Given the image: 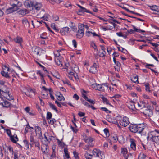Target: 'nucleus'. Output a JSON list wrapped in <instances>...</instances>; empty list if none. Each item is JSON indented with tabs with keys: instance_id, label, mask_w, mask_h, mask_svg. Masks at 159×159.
I'll return each instance as SVG.
<instances>
[{
	"instance_id": "nucleus-5",
	"label": "nucleus",
	"mask_w": 159,
	"mask_h": 159,
	"mask_svg": "<svg viewBox=\"0 0 159 159\" xmlns=\"http://www.w3.org/2000/svg\"><path fill=\"white\" fill-rule=\"evenodd\" d=\"M84 29L83 25H79V30L77 31L76 36L77 38H81L84 36Z\"/></svg>"
},
{
	"instance_id": "nucleus-31",
	"label": "nucleus",
	"mask_w": 159,
	"mask_h": 159,
	"mask_svg": "<svg viewBox=\"0 0 159 159\" xmlns=\"http://www.w3.org/2000/svg\"><path fill=\"white\" fill-rule=\"evenodd\" d=\"M15 42L21 45V43L22 42V38L19 37H17L16 38H15L14 39Z\"/></svg>"
},
{
	"instance_id": "nucleus-20",
	"label": "nucleus",
	"mask_w": 159,
	"mask_h": 159,
	"mask_svg": "<svg viewBox=\"0 0 159 159\" xmlns=\"http://www.w3.org/2000/svg\"><path fill=\"white\" fill-rule=\"evenodd\" d=\"M34 3V1L26 0L24 2V5L26 7L28 8L32 7V5Z\"/></svg>"
},
{
	"instance_id": "nucleus-23",
	"label": "nucleus",
	"mask_w": 159,
	"mask_h": 159,
	"mask_svg": "<svg viewBox=\"0 0 159 159\" xmlns=\"http://www.w3.org/2000/svg\"><path fill=\"white\" fill-rule=\"evenodd\" d=\"M84 139L86 143H90L93 141L94 139L91 137H88L86 136H84Z\"/></svg>"
},
{
	"instance_id": "nucleus-1",
	"label": "nucleus",
	"mask_w": 159,
	"mask_h": 159,
	"mask_svg": "<svg viewBox=\"0 0 159 159\" xmlns=\"http://www.w3.org/2000/svg\"><path fill=\"white\" fill-rule=\"evenodd\" d=\"M158 134H159V131L157 130L150 131L148 134L147 137V139H150L153 142L159 144V136L157 135Z\"/></svg>"
},
{
	"instance_id": "nucleus-54",
	"label": "nucleus",
	"mask_w": 159,
	"mask_h": 159,
	"mask_svg": "<svg viewBox=\"0 0 159 159\" xmlns=\"http://www.w3.org/2000/svg\"><path fill=\"white\" fill-rule=\"evenodd\" d=\"M104 132L106 137H108L109 136V132L107 129H105L104 130Z\"/></svg>"
},
{
	"instance_id": "nucleus-16",
	"label": "nucleus",
	"mask_w": 159,
	"mask_h": 159,
	"mask_svg": "<svg viewBox=\"0 0 159 159\" xmlns=\"http://www.w3.org/2000/svg\"><path fill=\"white\" fill-rule=\"evenodd\" d=\"M41 50L38 47H33L32 48V52L34 55H40Z\"/></svg>"
},
{
	"instance_id": "nucleus-32",
	"label": "nucleus",
	"mask_w": 159,
	"mask_h": 159,
	"mask_svg": "<svg viewBox=\"0 0 159 159\" xmlns=\"http://www.w3.org/2000/svg\"><path fill=\"white\" fill-rule=\"evenodd\" d=\"M69 26L71 28L73 31H76L77 28L75 24L70 22L69 25Z\"/></svg>"
},
{
	"instance_id": "nucleus-53",
	"label": "nucleus",
	"mask_w": 159,
	"mask_h": 159,
	"mask_svg": "<svg viewBox=\"0 0 159 159\" xmlns=\"http://www.w3.org/2000/svg\"><path fill=\"white\" fill-rule=\"evenodd\" d=\"M73 153L75 159H79L78 156V154L77 152L75 151H74L73 152Z\"/></svg>"
},
{
	"instance_id": "nucleus-57",
	"label": "nucleus",
	"mask_w": 159,
	"mask_h": 159,
	"mask_svg": "<svg viewBox=\"0 0 159 159\" xmlns=\"http://www.w3.org/2000/svg\"><path fill=\"white\" fill-rule=\"evenodd\" d=\"M40 37L43 39H47L48 38L47 36L45 33L42 34L40 35Z\"/></svg>"
},
{
	"instance_id": "nucleus-48",
	"label": "nucleus",
	"mask_w": 159,
	"mask_h": 159,
	"mask_svg": "<svg viewBox=\"0 0 159 159\" xmlns=\"http://www.w3.org/2000/svg\"><path fill=\"white\" fill-rule=\"evenodd\" d=\"M79 12H88V13H90L89 12V10L86 9L85 8L83 7H82V8H81V9H80L79 10Z\"/></svg>"
},
{
	"instance_id": "nucleus-34",
	"label": "nucleus",
	"mask_w": 159,
	"mask_h": 159,
	"mask_svg": "<svg viewBox=\"0 0 159 159\" xmlns=\"http://www.w3.org/2000/svg\"><path fill=\"white\" fill-rule=\"evenodd\" d=\"M16 11V9H14L13 8L10 7L7 9L6 13L7 14L12 13Z\"/></svg>"
},
{
	"instance_id": "nucleus-39",
	"label": "nucleus",
	"mask_w": 159,
	"mask_h": 159,
	"mask_svg": "<svg viewBox=\"0 0 159 159\" xmlns=\"http://www.w3.org/2000/svg\"><path fill=\"white\" fill-rule=\"evenodd\" d=\"M90 45L91 47H93L94 48V51H96V52L98 51V50L97 48L96 45L94 42H91V43Z\"/></svg>"
},
{
	"instance_id": "nucleus-10",
	"label": "nucleus",
	"mask_w": 159,
	"mask_h": 159,
	"mask_svg": "<svg viewBox=\"0 0 159 159\" xmlns=\"http://www.w3.org/2000/svg\"><path fill=\"white\" fill-rule=\"evenodd\" d=\"M35 129L37 136L39 138L41 139L42 136L40 128L38 126H36L35 127Z\"/></svg>"
},
{
	"instance_id": "nucleus-28",
	"label": "nucleus",
	"mask_w": 159,
	"mask_h": 159,
	"mask_svg": "<svg viewBox=\"0 0 159 159\" xmlns=\"http://www.w3.org/2000/svg\"><path fill=\"white\" fill-rule=\"evenodd\" d=\"M18 13L20 15H24L28 13V11L26 9H23L19 11L18 12Z\"/></svg>"
},
{
	"instance_id": "nucleus-8",
	"label": "nucleus",
	"mask_w": 159,
	"mask_h": 159,
	"mask_svg": "<svg viewBox=\"0 0 159 159\" xmlns=\"http://www.w3.org/2000/svg\"><path fill=\"white\" fill-rule=\"evenodd\" d=\"M48 144L44 143L42 147V151L43 152V155H48L49 149L48 146L47 145Z\"/></svg>"
},
{
	"instance_id": "nucleus-47",
	"label": "nucleus",
	"mask_w": 159,
	"mask_h": 159,
	"mask_svg": "<svg viewBox=\"0 0 159 159\" xmlns=\"http://www.w3.org/2000/svg\"><path fill=\"white\" fill-rule=\"evenodd\" d=\"M133 27L134 30V31H135L136 32H139V33L145 32V31L143 30L136 28L134 26H133Z\"/></svg>"
},
{
	"instance_id": "nucleus-13",
	"label": "nucleus",
	"mask_w": 159,
	"mask_h": 159,
	"mask_svg": "<svg viewBox=\"0 0 159 159\" xmlns=\"http://www.w3.org/2000/svg\"><path fill=\"white\" fill-rule=\"evenodd\" d=\"M148 7L152 10L156 12L154 14L159 15V8L157 6L152 5V6H148Z\"/></svg>"
},
{
	"instance_id": "nucleus-27",
	"label": "nucleus",
	"mask_w": 159,
	"mask_h": 159,
	"mask_svg": "<svg viewBox=\"0 0 159 159\" xmlns=\"http://www.w3.org/2000/svg\"><path fill=\"white\" fill-rule=\"evenodd\" d=\"M71 68L72 70V71H73L74 73L75 72L76 74H77L79 72V69L77 65H73L71 67Z\"/></svg>"
},
{
	"instance_id": "nucleus-29",
	"label": "nucleus",
	"mask_w": 159,
	"mask_h": 159,
	"mask_svg": "<svg viewBox=\"0 0 159 159\" xmlns=\"http://www.w3.org/2000/svg\"><path fill=\"white\" fill-rule=\"evenodd\" d=\"M57 99L59 101H64L65 100V99L64 97H63V95L59 93L57 95Z\"/></svg>"
},
{
	"instance_id": "nucleus-30",
	"label": "nucleus",
	"mask_w": 159,
	"mask_h": 159,
	"mask_svg": "<svg viewBox=\"0 0 159 159\" xmlns=\"http://www.w3.org/2000/svg\"><path fill=\"white\" fill-rule=\"evenodd\" d=\"M22 23L25 27H28L30 26V24L27 20L24 18L22 20Z\"/></svg>"
},
{
	"instance_id": "nucleus-41",
	"label": "nucleus",
	"mask_w": 159,
	"mask_h": 159,
	"mask_svg": "<svg viewBox=\"0 0 159 159\" xmlns=\"http://www.w3.org/2000/svg\"><path fill=\"white\" fill-rule=\"evenodd\" d=\"M138 76L137 75L134 76L133 78H131V80L134 83H136L137 82L138 83Z\"/></svg>"
},
{
	"instance_id": "nucleus-59",
	"label": "nucleus",
	"mask_w": 159,
	"mask_h": 159,
	"mask_svg": "<svg viewBox=\"0 0 159 159\" xmlns=\"http://www.w3.org/2000/svg\"><path fill=\"white\" fill-rule=\"evenodd\" d=\"M150 55L157 62L159 61L157 58L155 56V55L153 53H151Z\"/></svg>"
},
{
	"instance_id": "nucleus-45",
	"label": "nucleus",
	"mask_w": 159,
	"mask_h": 159,
	"mask_svg": "<svg viewBox=\"0 0 159 159\" xmlns=\"http://www.w3.org/2000/svg\"><path fill=\"white\" fill-rule=\"evenodd\" d=\"M137 104L139 108H143L145 107V104L143 102H140V103L137 102Z\"/></svg>"
},
{
	"instance_id": "nucleus-42",
	"label": "nucleus",
	"mask_w": 159,
	"mask_h": 159,
	"mask_svg": "<svg viewBox=\"0 0 159 159\" xmlns=\"http://www.w3.org/2000/svg\"><path fill=\"white\" fill-rule=\"evenodd\" d=\"M121 153L123 154V156L126 155L127 153V150L125 148H122L121 149Z\"/></svg>"
},
{
	"instance_id": "nucleus-4",
	"label": "nucleus",
	"mask_w": 159,
	"mask_h": 159,
	"mask_svg": "<svg viewBox=\"0 0 159 159\" xmlns=\"http://www.w3.org/2000/svg\"><path fill=\"white\" fill-rule=\"evenodd\" d=\"M30 145L32 146L34 145L35 147L38 149H40V145L39 141L34 138V137L32 135L30 136Z\"/></svg>"
},
{
	"instance_id": "nucleus-35",
	"label": "nucleus",
	"mask_w": 159,
	"mask_h": 159,
	"mask_svg": "<svg viewBox=\"0 0 159 159\" xmlns=\"http://www.w3.org/2000/svg\"><path fill=\"white\" fill-rule=\"evenodd\" d=\"M62 81L64 84H66L70 86L71 88H72L73 89H75L74 88L71 87V84L68 80L66 79H63L62 80Z\"/></svg>"
},
{
	"instance_id": "nucleus-50",
	"label": "nucleus",
	"mask_w": 159,
	"mask_h": 159,
	"mask_svg": "<svg viewBox=\"0 0 159 159\" xmlns=\"http://www.w3.org/2000/svg\"><path fill=\"white\" fill-rule=\"evenodd\" d=\"M85 100L92 104H94L95 103V101L94 100L89 99L88 98H87Z\"/></svg>"
},
{
	"instance_id": "nucleus-19",
	"label": "nucleus",
	"mask_w": 159,
	"mask_h": 159,
	"mask_svg": "<svg viewBox=\"0 0 159 159\" xmlns=\"http://www.w3.org/2000/svg\"><path fill=\"white\" fill-rule=\"evenodd\" d=\"M62 35H65L69 33V28L68 27H65L62 28L60 30Z\"/></svg>"
},
{
	"instance_id": "nucleus-40",
	"label": "nucleus",
	"mask_w": 159,
	"mask_h": 159,
	"mask_svg": "<svg viewBox=\"0 0 159 159\" xmlns=\"http://www.w3.org/2000/svg\"><path fill=\"white\" fill-rule=\"evenodd\" d=\"M102 99L104 103L108 104L111 106V104L109 103L108 101L106 98H105L104 97H102Z\"/></svg>"
},
{
	"instance_id": "nucleus-26",
	"label": "nucleus",
	"mask_w": 159,
	"mask_h": 159,
	"mask_svg": "<svg viewBox=\"0 0 159 159\" xmlns=\"http://www.w3.org/2000/svg\"><path fill=\"white\" fill-rule=\"evenodd\" d=\"M10 138L11 141L14 143H16L17 141L18 140L17 136L16 134L10 136Z\"/></svg>"
},
{
	"instance_id": "nucleus-46",
	"label": "nucleus",
	"mask_w": 159,
	"mask_h": 159,
	"mask_svg": "<svg viewBox=\"0 0 159 159\" xmlns=\"http://www.w3.org/2000/svg\"><path fill=\"white\" fill-rule=\"evenodd\" d=\"M55 61L56 64L59 66H62L61 61L58 59V58H55Z\"/></svg>"
},
{
	"instance_id": "nucleus-62",
	"label": "nucleus",
	"mask_w": 159,
	"mask_h": 159,
	"mask_svg": "<svg viewBox=\"0 0 159 159\" xmlns=\"http://www.w3.org/2000/svg\"><path fill=\"white\" fill-rule=\"evenodd\" d=\"M3 71H9V69L8 67L5 65L3 67Z\"/></svg>"
},
{
	"instance_id": "nucleus-60",
	"label": "nucleus",
	"mask_w": 159,
	"mask_h": 159,
	"mask_svg": "<svg viewBox=\"0 0 159 159\" xmlns=\"http://www.w3.org/2000/svg\"><path fill=\"white\" fill-rule=\"evenodd\" d=\"M56 154H55V152L53 151L52 152V154L51 155V159H54L55 158Z\"/></svg>"
},
{
	"instance_id": "nucleus-52",
	"label": "nucleus",
	"mask_w": 159,
	"mask_h": 159,
	"mask_svg": "<svg viewBox=\"0 0 159 159\" xmlns=\"http://www.w3.org/2000/svg\"><path fill=\"white\" fill-rule=\"evenodd\" d=\"M49 105L50 107L53 110L55 111L56 112L57 111V110L55 106L52 103H50L49 104Z\"/></svg>"
},
{
	"instance_id": "nucleus-64",
	"label": "nucleus",
	"mask_w": 159,
	"mask_h": 159,
	"mask_svg": "<svg viewBox=\"0 0 159 159\" xmlns=\"http://www.w3.org/2000/svg\"><path fill=\"white\" fill-rule=\"evenodd\" d=\"M101 109L105 111L107 113H110V111L106 107H101Z\"/></svg>"
},
{
	"instance_id": "nucleus-43",
	"label": "nucleus",
	"mask_w": 159,
	"mask_h": 159,
	"mask_svg": "<svg viewBox=\"0 0 159 159\" xmlns=\"http://www.w3.org/2000/svg\"><path fill=\"white\" fill-rule=\"evenodd\" d=\"M60 50H58L57 51H56L54 52V55L55 56V58H56V59L57 58H58V57L60 56Z\"/></svg>"
},
{
	"instance_id": "nucleus-18",
	"label": "nucleus",
	"mask_w": 159,
	"mask_h": 159,
	"mask_svg": "<svg viewBox=\"0 0 159 159\" xmlns=\"http://www.w3.org/2000/svg\"><path fill=\"white\" fill-rule=\"evenodd\" d=\"M130 143V147L133 150L135 151L136 149L135 140L133 139L130 138L129 140Z\"/></svg>"
},
{
	"instance_id": "nucleus-58",
	"label": "nucleus",
	"mask_w": 159,
	"mask_h": 159,
	"mask_svg": "<svg viewBox=\"0 0 159 159\" xmlns=\"http://www.w3.org/2000/svg\"><path fill=\"white\" fill-rule=\"evenodd\" d=\"M23 142L25 147L28 149L29 148V146L28 141L26 140H25L23 141Z\"/></svg>"
},
{
	"instance_id": "nucleus-3",
	"label": "nucleus",
	"mask_w": 159,
	"mask_h": 159,
	"mask_svg": "<svg viewBox=\"0 0 159 159\" xmlns=\"http://www.w3.org/2000/svg\"><path fill=\"white\" fill-rule=\"evenodd\" d=\"M93 156L99 157L100 159H104L105 158V155L104 153L100 151L99 149L96 148L94 149L92 151Z\"/></svg>"
},
{
	"instance_id": "nucleus-12",
	"label": "nucleus",
	"mask_w": 159,
	"mask_h": 159,
	"mask_svg": "<svg viewBox=\"0 0 159 159\" xmlns=\"http://www.w3.org/2000/svg\"><path fill=\"white\" fill-rule=\"evenodd\" d=\"M97 87L98 88L97 90L100 91H104L105 89H107L108 86L107 84H98Z\"/></svg>"
},
{
	"instance_id": "nucleus-49",
	"label": "nucleus",
	"mask_w": 159,
	"mask_h": 159,
	"mask_svg": "<svg viewBox=\"0 0 159 159\" xmlns=\"http://www.w3.org/2000/svg\"><path fill=\"white\" fill-rule=\"evenodd\" d=\"M113 61L115 63V64L116 65V66L117 67H120V62L118 61H116V59L115 58H113Z\"/></svg>"
},
{
	"instance_id": "nucleus-15",
	"label": "nucleus",
	"mask_w": 159,
	"mask_h": 159,
	"mask_svg": "<svg viewBox=\"0 0 159 159\" xmlns=\"http://www.w3.org/2000/svg\"><path fill=\"white\" fill-rule=\"evenodd\" d=\"M129 128L130 130L132 132L137 133L138 132L137 125L131 124L129 125Z\"/></svg>"
},
{
	"instance_id": "nucleus-61",
	"label": "nucleus",
	"mask_w": 159,
	"mask_h": 159,
	"mask_svg": "<svg viewBox=\"0 0 159 159\" xmlns=\"http://www.w3.org/2000/svg\"><path fill=\"white\" fill-rule=\"evenodd\" d=\"M45 20H47L48 19V16L47 14H44L42 17H40Z\"/></svg>"
},
{
	"instance_id": "nucleus-6",
	"label": "nucleus",
	"mask_w": 159,
	"mask_h": 159,
	"mask_svg": "<svg viewBox=\"0 0 159 159\" xmlns=\"http://www.w3.org/2000/svg\"><path fill=\"white\" fill-rule=\"evenodd\" d=\"M118 120L119 121L120 124L124 127L127 126L130 123L128 118L126 117H124L121 120Z\"/></svg>"
},
{
	"instance_id": "nucleus-14",
	"label": "nucleus",
	"mask_w": 159,
	"mask_h": 159,
	"mask_svg": "<svg viewBox=\"0 0 159 159\" xmlns=\"http://www.w3.org/2000/svg\"><path fill=\"white\" fill-rule=\"evenodd\" d=\"M143 113L145 115L148 116H151L153 114L152 110L151 109L148 108L144 109L143 111Z\"/></svg>"
},
{
	"instance_id": "nucleus-56",
	"label": "nucleus",
	"mask_w": 159,
	"mask_h": 159,
	"mask_svg": "<svg viewBox=\"0 0 159 159\" xmlns=\"http://www.w3.org/2000/svg\"><path fill=\"white\" fill-rule=\"evenodd\" d=\"M52 116V114L50 112H48L47 114V119H50Z\"/></svg>"
},
{
	"instance_id": "nucleus-17",
	"label": "nucleus",
	"mask_w": 159,
	"mask_h": 159,
	"mask_svg": "<svg viewBox=\"0 0 159 159\" xmlns=\"http://www.w3.org/2000/svg\"><path fill=\"white\" fill-rule=\"evenodd\" d=\"M44 136L45 139L46 140V142L45 143H47V144H48L49 142L51 141L53 137L50 135V134L48 133H45L44 134Z\"/></svg>"
},
{
	"instance_id": "nucleus-63",
	"label": "nucleus",
	"mask_w": 159,
	"mask_h": 159,
	"mask_svg": "<svg viewBox=\"0 0 159 159\" xmlns=\"http://www.w3.org/2000/svg\"><path fill=\"white\" fill-rule=\"evenodd\" d=\"M55 122V120L54 119L51 120L50 119H48V122L50 124H53Z\"/></svg>"
},
{
	"instance_id": "nucleus-37",
	"label": "nucleus",
	"mask_w": 159,
	"mask_h": 159,
	"mask_svg": "<svg viewBox=\"0 0 159 159\" xmlns=\"http://www.w3.org/2000/svg\"><path fill=\"white\" fill-rule=\"evenodd\" d=\"M64 151L65 153V156L67 159H69L70 158L69 155L68 154V152L67 149L66 148H65L64 149Z\"/></svg>"
},
{
	"instance_id": "nucleus-44",
	"label": "nucleus",
	"mask_w": 159,
	"mask_h": 159,
	"mask_svg": "<svg viewBox=\"0 0 159 159\" xmlns=\"http://www.w3.org/2000/svg\"><path fill=\"white\" fill-rule=\"evenodd\" d=\"M82 97L85 100L88 98L86 96L87 93L84 90H82L81 91Z\"/></svg>"
},
{
	"instance_id": "nucleus-38",
	"label": "nucleus",
	"mask_w": 159,
	"mask_h": 159,
	"mask_svg": "<svg viewBox=\"0 0 159 159\" xmlns=\"http://www.w3.org/2000/svg\"><path fill=\"white\" fill-rule=\"evenodd\" d=\"M84 156L86 159H91L93 157V155L89 154L88 152L85 153Z\"/></svg>"
},
{
	"instance_id": "nucleus-9",
	"label": "nucleus",
	"mask_w": 159,
	"mask_h": 159,
	"mask_svg": "<svg viewBox=\"0 0 159 159\" xmlns=\"http://www.w3.org/2000/svg\"><path fill=\"white\" fill-rule=\"evenodd\" d=\"M65 69L66 70L68 74V76L70 79L71 80H73V77H74L76 79V77L73 71H71L69 70L68 69V66L66 65V67L65 68Z\"/></svg>"
},
{
	"instance_id": "nucleus-24",
	"label": "nucleus",
	"mask_w": 159,
	"mask_h": 159,
	"mask_svg": "<svg viewBox=\"0 0 159 159\" xmlns=\"http://www.w3.org/2000/svg\"><path fill=\"white\" fill-rule=\"evenodd\" d=\"M34 4L32 5V7H34L35 9L37 10L40 9L42 7V5L41 3L37 2L36 1H34Z\"/></svg>"
},
{
	"instance_id": "nucleus-33",
	"label": "nucleus",
	"mask_w": 159,
	"mask_h": 159,
	"mask_svg": "<svg viewBox=\"0 0 159 159\" xmlns=\"http://www.w3.org/2000/svg\"><path fill=\"white\" fill-rule=\"evenodd\" d=\"M1 74L3 76L7 78H10V76H9L8 71H2L1 72Z\"/></svg>"
},
{
	"instance_id": "nucleus-21",
	"label": "nucleus",
	"mask_w": 159,
	"mask_h": 159,
	"mask_svg": "<svg viewBox=\"0 0 159 159\" xmlns=\"http://www.w3.org/2000/svg\"><path fill=\"white\" fill-rule=\"evenodd\" d=\"M0 105H2L3 107L5 108L10 107L11 106V104L7 100L4 101L3 102L0 103Z\"/></svg>"
},
{
	"instance_id": "nucleus-51",
	"label": "nucleus",
	"mask_w": 159,
	"mask_h": 159,
	"mask_svg": "<svg viewBox=\"0 0 159 159\" xmlns=\"http://www.w3.org/2000/svg\"><path fill=\"white\" fill-rule=\"evenodd\" d=\"M146 155L144 153H140L139 156V159H145L146 157Z\"/></svg>"
},
{
	"instance_id": "nucleus-25",
	"label": "nucleus",
	"mask_w": 159,
	"mask_h": 159,
	"mask_svg": "<svg viewBox=\"0 0 159 159\" xmlns=\"http://www.w3.org/2000/svg\"><path fill=\"white\" fill-rule=\"evenodd\" d=\"M23 92L27 96L30 97L31 95L30 94V93H34V91L32 89H29L28 90L26 89H25L24 90Z\"/></svg>"
},
{
	"instance_id": "nucleus-55",
	"label": "nucleus",
	"mask_w": 159,
	"mask_h": 159,
	"mask_svg": "<svg viewBox=\"0 0 159 159\" xmlns=\"http://www.w3.org/2000/svg\"><path fill=\"white\" fill-rule=\"evenodd\" d=\"M106 52L105 50L102 51V52H100L99 53V56L100 57H103L105 56Z\"/></svg>"
},
{
	"instance_id": "nucleus-2",
	"label": "nucleus",
	"mask_w": 159,
	"mask_h": 159,
	"mask_svg": "<svg viewBox=\"0 0 159 159\" xmlns=\"http://www.w3.org/2000/svg\"><path fill=\"white\" fill-rule=\"evenodd\" d=\"M0 91L4 93V96L7 100H11L13 99V97L9 93V89L6 86H3V88L0 89Z\"/></svg>"
},
{
	"instance_id": "nucleus-7",
	"label": "nucleus",
	"mask_w": 159,
	"mask_h": 159,
	"mask_svg": "<svg viewBox=\"0 0 159 159\" xmlns=\"http://www.w3.org/2000/svg\"><path fill=\"white\" fill-rule=\"evenodd\" d=\"M147 128V125L145 123L139 124L137 125V133H141L144 129Z\"/></svg>"
},
{
	"instance_id": "nucleus-36",
	"label": "nucleus",
	"mask_w": 159,
	"mask_h": 159,
	"mask_svg": "<svg viewBox=\"0 0 159 159\" xmlns=\"http://www.w3.org/2000/svg\"><path fill=\"white\" fill-rule=\"evenodd\" d=\"M92 80V79H90L89 80V81L92 87L95 89H97L98 88L97 87L98 84L95 83V82H91L90 81V80Z\"/></svg>"
},
{
	"instance_id": "nucleus-11",
	"label": "nucleus",
	"mask_w": 159,
	"mask_h": 159,
	"mask_svg": "<svg viewBox=\"0 0 159 159\" xmlns=\"http://www.w3.org/2000/svg\"><path fill=\"white\" fill-rule=\"evenodd\" d=\"M98 67V65L94 63L91 67L89 70V71L92 73H95L97 71V69Z\"/></svg>"
},
{
	"instance_id": "nucleus-22",
	"label": "nucleus",
	"mask_w": 159,
	"mask_h": 159,
	"mask_svg": "<svg viewBox=\"0 0 159 159\" xmlns=\"http://www.w3.org/2000/svg\"><path fill=\"white\" fill-rule=\"evenodd\" d=\"M135 103L133 101H130L128 105V107L133 111H134L137 109L135 107Z\"/></svg>"
}]
</instances>
